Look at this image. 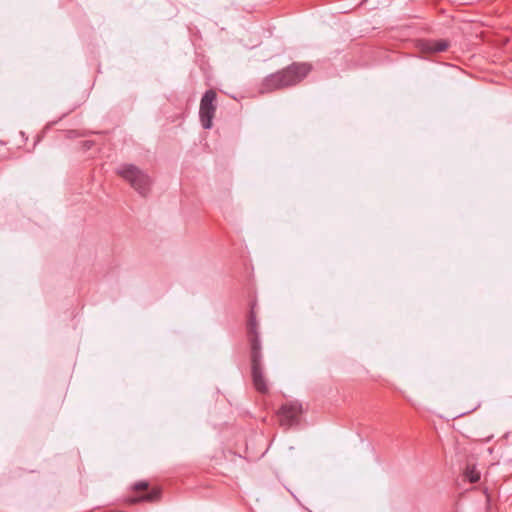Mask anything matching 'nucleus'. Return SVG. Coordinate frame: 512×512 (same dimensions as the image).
<instances>
[{
    "label": "nucleus",
    "instance_id": "1",
    "mask_svg": "<svg viewBox=\"0 0 512 512\" xmlns=\"http://www.w3.org/2000/svg\"><path fill=\"white\" fill-rule=\"evenodd\" d=\"M257 328L258 323L252 309L247 321V333L251 347V374L255 389L260 393H266L268 385L263 375L261 342Z\"/></svg>",
    "mask_w": 512,
    "mask_h": 512
},
{
    "label": "nucleus",
    "instance_id": "2",
    "mask_svg": "<svg viewBox=\"0 0 512 512\" xmlns=\"http://www.w3.org/2000/svg\"><path fill=\"white\" fill-rule=\"evenodd\" d=\"M310 71V65L306 63H293L287 68L268 75L260 86V93H269L296 85L303 80Z\"/></svg>",
    "mask_w": 512,
    "mask_h": 512
},
{
    "label": "nucleus",
    "instance_id": "3",
    "mask_svg": "<svg viewBox=\"0 0 512 512\" xmlns=\"http://www.w3.org/2000/svg\"><path fill=\"white\" fill-rule=\"evenodd\" d=\"M116 173L123 178L141 196L145 197L150 191L151 178L147 173L133 164H121Z\"/></svg>",
    "mask_w": 512,
    "mask_h": 512
},
{
    "label": "nucleus",
    "instance_id": "4",
    "mask_svg": "<svg viewBox=\"0 0 512 512\" xmlns=\"http://www.w3.org/2000/svg\"><path fill=\"white\" fill-rule=\"evenodd\" d=\"M216 92L212 89L207 90L200 101L199 117L204 129L212 127V120L216 111Z\"/></svg>",
    "mask_w": 512,
    "mask_h": 512
},
{
    "label": "nucleus",
    "instance_id": "5",
    "mask_svg": "<svg viewBox=\"0 0 512 512\" xmlns=\"http://www.w3.org/2000/svg\"><path fill=\"white\" fill-rule=\"evenodd\" d=\"M302 406L297 402L284 404L278 411L281 426L289 428L299 423Z\"/></svg>",
    "mask_w": 512,
    "mask_h": 512
},
{
    "label": "nucleus",
    "instance_id": "6",
    "mask_svg": "<svg viewBox=\"0 0 512 512\" xmlns=\"http://www.w3.org/2000/svg\"><path fill=\"white\" fill-rule=\"evenodd\" d=\"M149 484L146 481H140L135 483L134 490L136 491H144L145 493L140 497H134L130 499L131 503H136L140 501H155L160 496V490L159 489H152L151 491H148Z\"/></svg>",
    "mask_w": 512,
    "mask_h": 512
},
{
    "label": "nucleus",
    "instance_id": "7",
    "mask_svg": "<svg viewBox=\"0 0 512 512\" xmlns=\"http://www.w3.org/2000/svg\"><path fill=\"white\" fill-rule=\"evenodd\" d=\"M449 45L450 44L447 40L431 39V40H426L425 42H423L422 49H423V51H425L427 53H438V52L446 51L448 49Z\"/></svg>",
    "mask_w": 512,
    "mask_h": 512
},
{
    "label": "nucleus",
    "instance_id": "8",
    "mask_svg": "<svg viewBox=\"0 0 512 512\" xmlns=\"http://www.w3.org/2000/svg\"><path fill=\"white\" fill-rule=\"evenodd\" d=\"M465 476L471 483H476L480 480V473L474 468L467 467L465 470Z\"/></svg>",
    "mask_w": 512,
    "mask_h": 512
}]
</instances>
